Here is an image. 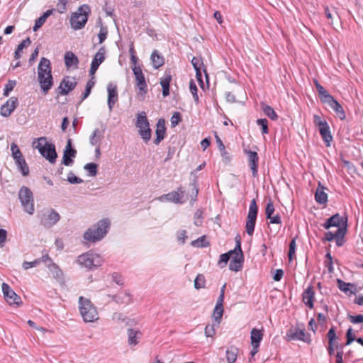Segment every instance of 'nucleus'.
Returning <instances> with one entry per match:
<instances>
[{"label": "nucleus", "mask_w": 363, "mask_h": 363, "mask_svg": "<svg viewBox=\"0 0 363 363\" xmlns=\"http://www.w3.org/2000/svg\"><path fill=\"white\" fill-rule=\"evenodd\" d=\"M111 222L108 218L100 220L95 225L87 229L84 233V239L91 242L100 241L107 234Z\"/></svg>", "instance_id": "nucleus-1"}, {"label": "nucleus", "mask_w": 363, "mask_h": 363, "mask_svg": "<svg viewBox=\"0 0 363 363\" xmlns=\"http://www.w3.org/2000/svg\"><path fill=\"white\" fill-rule=\"evenodd\" d=\"M79 305L80 314L84 321L91 323L99 319L98 311L89 299L80 296Z\"/></svg>", "instance_id": "nucleus-2"}, {"label": "nucleus", "mask_w": 363, "mask_h": 363, "mask_svg": "<svg viewBox=\"0 0 363 363\" xmlns=\"http://www.w3.org/2000/svg\"><path fill=\"white\" fill-rule=\"evenodd\" d=\"M91 13V9L87 4L80 6L77 11L72 13L70 17V24L74 30L83 28L88 20L89 14Z\"/></svg>", "instance_id": "nucleus-3"}, {"label": "nucleus", "mask_w": 363, "mask_h": 363, "mask_svg": "<svg viewBox=\"0 0 363 363\" xmlns=\"http://www.w3.org/2000/svg\"><path fill=\"white\" fill-rule=\"evenodd\" d=\"M38 141V143L35 147L37 148L41 155L50 163H55L57 157L55 145L48 143L45 137L39 138Z\"/></svg>", "instance_id": "nucleus-4"}, {"label": "nucleus", "mask_w": 363, "mask_h": 363, "mask_svg": "<svg viewBox=\"0 0 363 363\" xmlns=\"http://www.w3.org/2000/svg\"><path fill=\"white\" fill-rule=\"evenodd\" d=\"M77 262L81 266L89 270H93L100 267L104 259L98 255L91 252H87L79 255L77 257Z\"/></svg>", "instance_id": "nucleus-5"}, {"label": "nucleus", "mask_w": 363, "mask_h": 363, "mask_svg": "<svg viewBox=\"0 0 363 363\" xmlns=\"http://www.w3.org/2000/svg\"><path fill=\"white\" fill-rule=\"evenodd\" d=\"M18 199L23 211L29 215H33L35 211V206L32 191L26 186H21L18 191Z\"/></svg>", "instance_id": "nucleus-6"}, {"label": "nucleus", "mask_w": 363, "mask_h": 363, "mask_svg": "<svg viewBox=\"0 0 363 363\" xmlns=\"http://www.w3.org/2000/svg\"><path fill=\"white\" fill-rule=\"evenodd\" d=\"M135 125L138 128V133L141 138L147 143L151 138L152 130L145 111L138 114Z\"/></svg>", "instance_id": "nucleus-7"}, {"label": "nucleus", "mask_w": 363, "mask_h": 363, "mask_svg": "<svg viewBox=\"0 0 363 363\" xmlns=\"http://www.w3.org/2000/svg\"><path fill=\"white\" fill-rule=\"evenodd\" d=\"M235 251L236 253L230 262L229 269L231 271L238 272L241 270L244 262V255L241 248V239L239 235L235 237Z\"/></svg>", "instance_id": "nucleus-8"}, {"label": "nucleus", "mask_w": 363, "mask_h": 363, "mask_svg": "<svg viewBox=\"0 0 363 363\" xmlns=\"http://www.w3.org/2000/svg\"><path fill=\"white\" fill-rule=\"evenodd\" d=\"M257 213L258 207L256 203V199H253L250 204L245 224L246 232L249 235H252L254 233Z\"/></svg>", "instance_id": "nucleus-9"}, {"label": "nucleus", "mask_w": 363, "mask_h": 363, "mask_svg": "<svg viewBox=\"0 0 363 363\" xmlns=\"http://www.w3.org/2000/svg\"><path fill=\"white\" fill-rule=\"evenodd\" d=\"M322 225L326 230L330 228L331 227H337V229H340L345 226V228H347V216L346 214L345 216H340L338 213H337L327 219Z\"/></svg>", "instance_id": "nucleus-10"}, {"label": "nucleus", "mask_w": 363, "mask_h": 363, "mask_svg": "<svg viewBox=\"0 0 363 363\" xmlns=\"http://www.w3.org/2000/svg\"><path fill=\"white\" fill-rule=\"evenodd\" d=\"M77 84V82L74 77L66 76L62 79L57 88V94L61 96L67 95L75 89Z\"/></svg>", "instance_id": "nucleus-11"}, {"label": "nucleus", "mask_w": 363, "mask_h": 363, "mask_svg": "<svg viewBox=\"0 0 363 363\" xmlns=\"http://www.w3.org/2000/svg\"><path fill=\"white\" fill-rule=\"evenodd\" d=\"M2 292L4 299L9 305L18 306L21 303V298L6 283L2 284Z\"/></svg>", "instance_id": "nucleus-12"}, {"label": "nucleus", "mask_w": 363, "mask_h": 363, "mask_svg": "<svg viewBox=\"0 0 363 363\" xmlns=\"http://www.w3.org/2000/svg\"><path fill=\"white\" fill-rule=\"evenodd\" d=\"M60 219V214L51 208L48 213H43L40 218V224L45 228H50L55 225Z\"/></svg>", "instance_id": "nucleus-13"}, {"label": "nucleus", "mask_w": 363, "mask_h": 363, "mask_svg": "<svg viewBox=\"0 0 363 363\" xmlns=\"http://www.w3.org/2000/svg\"><path fill=\"white\" fill-rule=\"evenodd\" d=\"M288 340H301L307 343L311 341V335L306 334L304 330L296 328H290L286 333Z\"/></svg>", "instance_id": "nucleus-14"}, {"label": "nucleus", "mask_w": 363, "mask_h": 363, "mask_svg": "<svg viewBox=\"0 0 363 363\" xmlns=\"http://www.w3.org/2000/svg\"><path fill=\"white\" fill-rule=\"evenodd\" d=\"M132 69L135 77L136 86L140 90V94H146L147 92V86L141 68L139 66H135L132 67Z\"/></svg>", "instance_id": "nucleus-15"}, {"label": "nucleus", "mask_w": 363, "mask_h": 363, "mask_svg": "<svg viewBox=\"0 0 363 363\" xmlns=\"http://www.w3.org/2000/svg\"><path fill=\"white\" fill-rule=\"evenodd\" d=\"M264 333L262 330L253 328L250 333V341L252 349L250 352L252 357H254L258 352V348L263 338Z\"/></svg>", "instance_id": "nucleus-16"}, {"label": "nucleus", "mask_w": 363, "mask_h": 363, "mask_svg": "<svg viewBox=\"0 0 363 363\" xmlns=\"http://www.w3.org/2000/svg\"><path fill=\"white\" fill-rule=\"evenodd\" d=\"M77 150L72 147V140L68 139L65 149L63 152L62 164L65 166H70L73 164V158L76 157Z\"/></svg>", "instance_id": "nucleus-17"}, {"label": "nucleus", "mask_w": 363, "mask_h": 363, "mask_svg": "<svg viewBox=\"0 0 363 363\" xmlns=\"http://www.w3.org/2000/svg\"><path fill=\"white\" fill-rule=\"evenodd\" d=\"M185 191L182 187H179L177 191H172L167 194H164L160 197V200L165 199L166 200L175 203H184Z\"/></svg>", "instance_id": "nucleus-18"}, {"label": "nucleus", "mask_w": 363, "mask_h": 363, "mask_svg": "<svg viewBox=\"0 0 363 363\" xmlns=\"http://www.w3.org/2000/svg\"><path fill=\"white\" fill-rule=\"evenodd\" d=\"M43 75H52V67L50 60L42 57L38 67V78L43 79Z\"/></svg>", "instance_id": "nucleus-19"}, {"label": "nucleus", "mask_w": 363, "mask_h": 363, "mask_svg": "<svg viewBox=\"0 0 363 363\" xmlns=\"http://www.w3.org/2000/svg\"><path fill=\"white\" fill-rule=\"evenodd\" d=\"M107 92H108V106L109 111H111L115 104L118 101V95L117 91L116 84H113V83H109L107 86Z\"/></svg>", "instance_id": "nucleus-20"}, {"label": "nucleus", "mask_w": 363, "mask_h": 363, "mask_svg": "<svg viewBox=\"0 0 363 363\" xmlns=\"http://www.w3.org/2000/svg\"><path fill=\"white\" fill-rule=\"evenodd\" d=\"M18 105V99L16 97H11L4 104H3L0 109V113L4 117H9L12 112L16 109Z\"/></svg>", "instance_id": "nucleus-21"}, {"label": "nucleus", "mask_w": 363, "mask_h": 363, "mask_svg": "<svg viewBox=\"0 0 363 363\" xmlns=\"http://www.w3.org/2000/svg\"><path fill=\"white\" fill-rule=\"evenodd\" d=\"M245 152L247 155L248 160H249V166L252 173L253 177H257L258 174V162H259V156L258 154L252 150H245Z\"/></svg>", "instance_id": "nucleus-22"}, {"label": "nucleus", "mask_w": 363, "mask_h": 363, "mask_svg": "<svg viewBox=\"0 0 363 363\" xmlns=\"http://www.w3.org/2000/svg\"><path fill=\"white\" fill-rule=\"evenodd\" d=\"M302 300L305 305L309 308H313L315 300V291L312 285L308 286L302 294Z\"/></svg>", "instance_id": "nucleus-23"}, {"label": "nucleus", "mask_w": 363, "mask_h": 363, "mask_svg": "<svg viewBox=\"0 0 363 363\" xmlns=\"http://www.w3.org/2000/svg\"><path fill=\"white\" fill-rule=\"evenodd\" d=\"M325 104H328V106L335 111L336 115L339 117L340 119L344 120L345 119V113L342 106L339 104V102L334 99L332 96L330 99H328Z\"/></svg>", "instance_id": "nucleus-24"}, {"label": "nucleus", "mask_w": 363, "mask_h": 363, "mask_svg": "<svg viewBox=\"0 0 363 363\" xmlns=\"http://www.w3.org/2000/svg\"><path fill=\"white\" fill-rule=\"evenodd\" d=\"M156 138L154 140L155 145H159L164 139L166 134L165 121L164 118H160L156 125Z\"/></svg>", "instance_id": "nucleus-25"}, {"label": "nucleus", "mask_w": 363, "mask_h": 363, "mask_svg": "<svg viewBox=\"0 0 363 363\" xmlns=\"http://www.w3.org/2000/svg\"><path fill=\"white\" fill-rule=\"evenodd\" d=\"M65 66L67 69L74 67V68L78 67L79 59L77 56L72 51H67L64 56Z\"/></svg>", "instance_id": "nucleus-26"}, {"label": "nucleus", "mask_w": 363, "mask_h": 363, "mask_svg": "<svg viewBox=\"0 0 363 363\" xmlns=\"http://www.w3.org/2000/svg\"><path fill=\"white\" fill-rule=\"evenodd\" d=\"M40 89L45 94H47L49 90L53 86V77L52 75L47 76L43 75L42 79L38 78Z\"/></svg>", "instance_id": "nucleus-27"}, {"label": "nucleus", "mask_w": 363, "mask_h": 363, "mask_svg": "<svg viewBox=\"0 0 363 363\" xmlns=\"http://www.w3.org/2000/svg\"><path fill=\"white\" fill-rule=\"evenodd\" d=\"M337 286L340 291L345 293L346 294L350 295L355 294L356 292V286L352 283H347L344 281L337 279Z\"/></svg>", "instance_id": "nucleus-28"}, {"label": "nucleus", "mask_w": 363, "mask_h": 363, "mask_svg": "<svg viewBox=\"0 0 363 363\" xmlns=\"http://www.w3.org/2000/svg\"><path fill=\"white\" fill-rule=\"evenodd\" d=\"M320 135L323 139V140L325 142L327 147L330 146V142L333 140V136L331 135L330 127L328 124L324 125V126H321L318 128Z\"/></svg>", "instance_id": "nucleus-29"}, {"label": "nucleus", "mask_w": 363, "mask_h": 363, "mask_svg": "<svg viewBox=\"0 0 363 363\" xmlns=\"http://www.w3.org/2000/svg\"><path fill=\"white\" fill-rule=\"evenodd\" d=\"M324 190L325 187L319 182L315 193V200L320 204H325L328 202V194Z\"/></svg>", "instance_id": "nucleus-30"}, {"label": "nucleus", "mask_w": 363, "mask_h": 363, "mask_svg": "<svg viewBox=\"0 0 363 363\" xmlns=\"http://www.w3.org/2000/svg\"><path fill=\"white\" fill-rule=\"evenodd\" d=\"M111 297L118 304L128 305L131 303V296L128 292L121 293L117 295H112Z\"/></svg>", "instance_id": "nucleus-31"}, {"label": "nucleus", "mask_w": 363, "mask_h": 363, "mask_svg": "<svg viewBox=\"0 0 363 363\" xmlns=\"http://www.w3.org/2000/svg\"><path fill=\"white\" fill-rule=\"evenodd\" d=\"M142 333L139 330L132 328L128 330V344L130 345H136L139 342V339L141 337Z\"/></svg>", "instance_id": "nucleus-32"}, {"label": "nucleus", "mask_w": 363, "mask_h": 363, "mask_svg": "<svg viewBox=\"0 0 363 363\" xmlns=\"http://www.w3.org/2000/svg\"><path fill=\"white\" fill-rule=\"evenodd\" d=\"M151 60L152 66L155 69H158L164 64V59L163 56L160 55L159 52L157 50H153V52H152Z\"/></svg>", "instance_id": "nucleus-33"}, {"label": "nucleus", "mask_w": 363, "mask_h": 363, "mask_svg": "<svg viewBox=\"0 0 363 363\" xmlns=\"http://www.w3.org/2000/svg\"><path fill=\"white\" fill-rule=\"evenodd\" d=\"M104 130H101L99 128L94 130L90 136L89 143L91 145H97L98 143L104 138Z\"/></svg>", "instance_id": "nucleus-34"}, {"label": "nucleus", "mask_w": 363, "mask_h": 363, "mask_svg": "<svg viewBox=\"0 0 363 363\" xmlns=\"http://www.w3.org/2000/svg\"><path fill=\"white\" fill-rule=\"evenodd\" d=\"M105 53L106 50L104 47L101 48L99 51L95 54L94 59L91 62L92 65L99 67V65L104 61L105 60Z\"/></svg>", "instance_id": "nucleus-35"}, {"label": "nucleus", "mask_w": 363, "mask_h": 363, "mask_svg": "<svg viewBox=\"0 0 363 363\" xmlns=\"http://www.w3.org/2000/svg\"><path fill=\"white\" fill-rule=\"evenodd\" d=\"M327 337L328 339V345L332 346V347L338 349V342H337L338 337L336 335L335 328L334 326H333L328 330L327 333Z\"/></svg>", "instance_id": "nucleus-36"}, {"label": "nucleus", "mask_w": 363, "mask_h": 363, "mask_svg": "<svg viewBox=\"0 0 363 363\" xmlns=\"http://www.w3.org/2000/svg\"><path fill=\"white\" fill-rule=\"evenodd\" d=\"M14 160L16 164L18 166L23 176L28 175L29 168L23 157H18L17 159H15Z\"/></svg>", "instance_id": "nucleus-37"}, {"label": "nucleus", "mask_w": 363, "mask_h": 363, "mask_svg": "<svg viewBox=\"0 0 363 363\" xmlns=\"http://www.w3.org/2000/svg\"><path fill=\"white\" fill-rule=\"evenodd\" d=\"M347 228H345V226L344 228H341L336 230V235H335V239L336 245L338 247H341L345 244V236L347 233Z\"/></svg>", "instance_id": "nucleus-38"}, {"label": "nucleus", "mask_w": 363, "mask_h": 363, "mask_svg": "<svg viewBox=\"0 0 363 363\" xmlns=\"http://www.w3.org/2000/svg\"><path fill=\"white\" fill-rule=\"evenodd\" d=\"M261 108L264 113L268 116L271 120L276 121L278 118V116L274 111V108L269 105L262 104Z\"/></svg>", "instance_id": "nucleus-39"}, {"label": "nucleus", "mask_w": 363, "mask_h": 363, "mask_svg": "<svg viewBox=\"0 0 363 363\" xmlns=\"http://www.w3.org/2000/svg\"><path fill=\"white\" fill-rule=\"evenodd\" d=\"M236 251L235 248L233 250H230L229 252L226 253H223L220 256V259L218 262V264L220 268H223L227 264L228 262L229 261L230 256L233 254L235 255Z\"/></svg>", "instance_id": "nucleus-40"}, {"label": "nucleus", "mask_w": 363, "mask_h": 363, "mask_svg": "<svg viewBox=\"0 0 363 363\" xmlns=\"http://www.w3.org/2000/svg\"><path fill=\"white\" fill-rule=\"evenodd\" d=\"M223 314V306L216 305L213 312V318L214 319V321L216 322V326H218L220 325Z\"/></svg>", "instance_id": "nucleus-41"}, {"label": "nucleus", "mask_w": 363, "mask_h": 363, "mask_svg": "<svg viewBox=\"0 0 363 363\" xmlns=\"http://www.w3.org/2000/svg\"><path fill=\"white\" fill-rule=\"evenodd\" d=\"M238 349L232 347L230 349L226 350V359L228 363H234L238 357Z\"/></svg>", "instance_id": "nucleus-42"}, {"label": "nucleus", "mask_w": 363, "mask_h": 363, "mask_svg": "<svg viewBox=\"0 0 363 363\" xmlns=\"http://www.w3.org/2000/svg\"><path fill=\"white\" fill-rule=\"evenodd\" d=\"M31 44V40L30 38H27L26 39L23 40L17 47V49L15 51L14 53V57L15 59H19L21 57V52L23 50V48L29 46Z\"/></svg>", "instance_id": "nucleus-43"}, {"label": "nucleus", "mask_w": 363, "mask_h": 363, "mask_svg": "<svg viewBox=\"0 0 363 363\" xmlns=\"http://www.w3.org/2000/svg\"><path fill=\"white\" fill-rule=\"evenodd\" d=\"M316 90L318 92L320 100L323 103H325L328 99H330L332 95H330L327 90L320 84L316 87Z\"/></svg>", "instance_id": "nucleus-44"}, {"label": "nucleus", "mask_w": 363, "mask_h": 363, "mask_svg": "<svg viewBox=\"0 0 363 363\" xmlns=\"http://www.w3.org/2000/svg\"><path fill=\"white\" fill-rule=\"evenodd\" d=\"M94 84H95V81H94V78L90 79L87 82V83L86 84L85 91H84V94L82 96V99H81L80 103L82 102L84 99H86L89 96L91 91V89L94 87Z\"/></svg>", "instance_id": "nucleus-45"}, {"label": "nucleus", "mask_w": 363, "mask_h": 363, "mask_svg": "<svg viewBox=\"0 0 363 363\" xmlns=\"http://www.w3.org/2000/svg\"><path fill=\"white\" fill-rule=\"evenodd\" d=\"M50 271L52 273L53 277L56 279H62L63 277L62 271L54 262H52L49 266Z\"/></svg>", "instance_id": "nucleus-46"}, {"label": "nucleus", "mask_w": 363, "mask_h": 363, "mask_svg": "<svg viewBox=\"0 0 363 363\" xmlns=\"http://www.w3.org/2000/svg\"><path fill=\"white\" fill-rule=\"evenodd\" d=\"M216 143L218 144V149H219V150L220 152V154H221L222 157L223 158H225V160H230L229 154L225 150V145L223 143L222 140H220V138L218 135H216Z\"/></svg>", "instance_id": "nucleus-47"}, {"label": "nucleus", "mask_w": 363, "mask_h": 363, "mask_svg": "<svg viewBox=\"0 0 363 363\" xmlns=\"http://www.w3.org/2000/svg\"><path fill=\"white\" fill-rule=\"evenodd\" d=\"M191 245L196 247H205L209 245V242L206 241V236L203 235L191 242Z\"/></svg>", "instance_id": "nucleus-48"}, {"label": "nucleus", "mask_w": 363, "mask_h": 363, "mask_svg": "<svg viewBox=\"0 0 363 363\" xmlns=\"http://www.w3.org/2000/svg\"><path fill=\"white\" fill-rule=\"evenodd\" d=\"M84 168L89 172V175L91 177H94L97 174L98 164L96 163H87L84 165Z\"/></svg>", "instance_id": "nucleus-49"}, {"label": "nucleus", "mask_w": 363, "mask_h": 363, "mask_svg": "<svg viewBox=\"0 0 363 363\" xmlns=\"http://www.w3.org/2000/svg\"><path fill=\"white\" fill-rule=\"evenodd\" d=\"M206 279L203 274H198L194 280V287L200 289L205 287Z\"/></svg>", "instance_id": "nucleus-50"}, {"label": "nucleus", "mask_w": 363, "mask_h": 363, "mask_svg": "<svg viewBox=\"0 0 363 363\" xmlns=\"http://www.w3.org/2000/svg\"><path fill=\"white\" fill-rule=\"evenodd\" d=\"M296 247V239L294 238L291 240V241L289 243V252H288V258L290 262L292 261L293 259L294 258Z\"/></svg>", "instance_id": "nucleus-51"}, {"label": "nucleus", "mask_w": 363, "mask_h": 363, "mask_svg": "<svg viewBox=\"0 0 363 363\" xmlns=\"http://www.w3.org/2000/svg\"><path fill=\"white\" fill-rule=\"evenodd\" d=\"M203 210L199 208L194 213V224L201 226L203 223Z\"/></svg>", "instance_id": "nucleus-52"}, {"label": "nucleus", "mask_w": 363, "mask_h": 363, "mask_svg": "<svg viewBox=\"0 0 363 363\" xmlns=\"http://www.w3.org/2000/svg\"><path fill=\"white\" fill-rule=\"evenodd\" d=\"M189 89H190V91H191V94L193 95L194 101L196 104H199V96L197 94V91H198L197 86H196L195 82L192 79L190 81V83H189Z\"/></svg>", "instance_id": "nucleus-53"}, {"label": "nucleus", "mask_w": 363, "mask_h": 363, "mask_svg": "<svg viewBox=\"0 0 363 363\" xmlns=\"http://www.w3.org/2000/svg\"><path fill=\"white\" fill-rule=\"evenodd\" d=\"M16 85V82L15 80H9L7 84L4 86V96H8L9 93L14 89Z\"/></svg>", "instance_id": "nucleus-54"}, {"label": "nucleus", "mask_w": 363, "mask_h": 363, "mask_svg": "<svg viewBox=\"0 0 363 363\" xmlns=\"http://www.w3.org/2000/svg\"><path fill=\"white\" fill-rule=\"evenodd\" d=\"M216 322L211 325L208 324L205 328V335L206 337H213L216 334Z\"/></svg>", "instance_id": "nucleus-55"}, {"label": "nucleus", "mask_w": 363, "mask_h": 363, "mask_svg": "<svg viewBox=\"0 0 363 363\" xmlns=\"http://www.w3.org/2000/svg\"><path fill=\"white\" fill-rule=\"evenodd\" d=\"M257 124L262 128V132L263 134H267L269 132L268 129V121L266 118H260L257 120Z\"/></svg>", "instance_id": "nucleus-56"}, {"label": "nucleus", "mask_w": 363, "mask_h": 363, "mask_svg": "<svg viewBox=\"0 0 363 363\" xmlns=\"http://www.w3.org/2000/svg\"><path fill=\"white\" fill-rule=\"evenodd\" d=\"M11 150L13 160L17 159L18 157H22V153L15 143H12L11 145Z\"/></svg>", "instance_id": "nucleus-57"}, {"label": "nucleus", "mask_w": 363, "mask_h": 363, "mask_svg": "<svg viewBox=\"0 0 363 363\" xmlns=\"http://www.w3.org/2000/svg\"><path fill=\"white\" fill-rule=\"evenodd\" d=\"M171 80L172 76L170 74V72H165L164 76L160 79V84L162 86V88L169 87Z\"/></svg>", "instance_id": "nucleus-58"}, {"label": "nucleus", "mask_w": 363, "mask_h": 363, "mask_svg": "<svg viewBox=\"0 0 363 363\" xmlns=\"http://www.w3.org/2000/svg\"><path fill=\"white\" fill-rule=\"evenodd\" d=\"M274 212V206L273 202L270 200L267 203L266 208H265V214H266L267 218H270L271 216L273 215Z\"/></svg>", "instance_id": "nucleus-59"}, {"label": "nucleus", "mask_w": 363, "mask_h": 363, "mask_svg": "<svg viewBox=\"0 0 363 363\" xmlns=\"http://www.w3.org/2000/svg\"><path fill=\"white\" fill-rule=\"evenodd\" d=\"M182 121V115L179 112H174L171 118V124L172 127L177 125Z\"/></svg>", "instance_id": "nucleus-60"}, {"label": "nucleus", "mask_w": 363, "mask_h": 363, "mask_svg": "<svg viewBox=\"0 0 363 363\" xmlns=\"http://www.w3.org/2000/svg\"><path fill=\"white\" fill-rule=\"evenodd\" d=\"M346 345H350L353 341L356 340L355 335L353 333L352 328H350L346 333Z\"/></svg>", "instance_id": "nucleus-61"}, {"label": "nucleus", "mask_w": 363, "mask_h": 363, "mask_svg": "<svg viewBox=\"0 0 363 363\" xmlns=\"http://www.w3.org/2000/svg\"><path fill=\"white\" fill-rule=\"evenodd\" d=\"M325 265L328 268V270L329 272H332L333 271V257L330 252H328L325 255Z\"/></svg>", "instance_id": "nucleus-62"}, {"label": "nucleus", "mask_w": 363, "mask_h": 363, "mask_svg": "<svg viewBox=\"0 0 363 363\" xmlns=\"http://www.w3.org/2000/svg\"><path fill=\"white\" fill-rule=\"evenodd\" d=\"M67 180L70 184H81L83 182L81 178L76 177L72 172L69 173Z\"/></svg>", "instance_id": "nucleus-63"}, {"label": "nucleus", "mask_w": 363, "mask_h": 363, "mask_svg": "<svg viewBox=\"0 0 363 363\" xmlns=\"http://www.w3.org/2000/svg\"><path fill=\"white\" fill-rule=\"evenodd\" d=\"M350 322L353 324L361 323L363 322V315L359 314L357 315H350L348 317Z\"/></svg>", "instance_id": "nucleus-64"}]
</instances>
